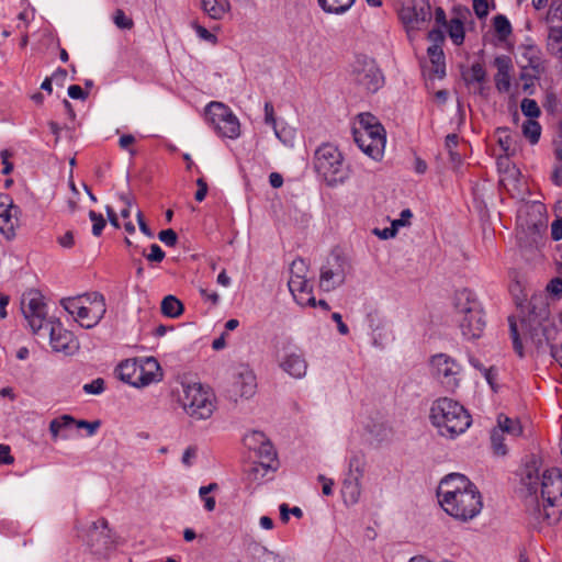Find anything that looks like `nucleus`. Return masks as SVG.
I'll list each match as a JSON object with an SVG mask.
<instances>
[{
	"label": "nucleus",
	"instance_id": "8fccbe9b",
	"mask_svg": "<svg viewBox=\"0 0 562 562\" xmlns=\"http://www.w3.org/2000/svg\"><path fill=\"white\" fill-rule=\"evenodd\" d=\"M359 124H360L359 130H368L371 126L382 125L378 121V119L374 115H372L371 113L359 114Z\"/></svg>",
	"mask_w": 562,
	"mask_h": 562
},
{
	"label": "nucleus",
	"instance_id": "79ce46f5",
	"mask_svg": "<svg viewBox=\"0 0 562 562\" xmlns=\"http://www.w3.org/2000/svg\"><path fill=\"white\" fill-rule=\"evenodd\" d=\"M549 40L552 47L557 45V52L562 56V24L559 26H551L549 30Z\"/></svg>",
	"mask_w": 562,
	"mask_h": 562
},
{
	"label": "nucleus",
	"instance_id": "7ed1b4c3",
	"mask_svg": "<svg viewBox=\"0 0 562 562\" xmlns=\"http://www.w3.org/2000/svg\"><path fill=\"white\" fill-rule=\"evenodd\" d=\"M453 306L462 336L467 339L480 338L485 327V321L481 303L475 294L469 289L457 291Z\"/></svg>",
	"mask_w": 562,
	"mask_h": 562
},
{
	"label": "nucleus",
	"instance_id": "7c9ffc66",
	"mask_svg": "<svg viewBox=\"0 0 562 562\" xmlns=\"http://www.w3.org/2000/svg\"><path fill=\"white\" fill-rule=\"evenodd\" d=\"M364 454L361 452H355L349 459L347 477H357L361 480L364 472Z\"/></svg>",
	"mask_w": 562,
	"mask_h": 562
},
{
	"label": "nucleus",
	"instance_id": "a878e982",
	"mask_svg": "<svg viewBox=\"0 0 562 562\" xmlns=\"http://www.w3.org/2000/svg\"><path fill=\"white\" fill-rule=\"evenodd\" d=\"M201 9L213 20H221L226 13L228 3L218 0H200Z\"/></svg>",
	"mask_w": 562,
	"mask_h": 562
},
{
	"label": "nucleus",
	"instance_id": "3c124183",
	"mask_svg": "<svg viewBox=\"0 0 562 562\" xmlns=\"http://www.w3.org/2000/svg\"><path fill=\"white\" fill-rule=\"evenodd\" d=\"M496 133L499 134L498 144L503 150L508 151L512 145V137L507 134V127H498Z\"/></svg>",
	"mask_w": 562,
	"mask_h": 562
},
{
	"label": "nucleus",
	"instance_id": "c03bdc74",
	"mask_svg": "<svg viewBox=\"0 0 562 562\" xmlns=\"http://www.w3.org/2000/svg\"><path fill=\"white\" fill-rule=\"evenodd\" d=\"M114 23L119 29L130 30L133 27L132 19L127 18L123 10L117 9L113 16Z\"/></svg>",
	"mask_w": 562,
	"mask_h": 562
},
{
	"label": "nucleus",
	"instance_id": "69168bd1",
	"mask_svg": "<svg viewBox=\"0 0 562 562\" xmlns=\"http://www.w3.org/2000/svg\"><path fill=\"white\" fill-rule=\"evenodd\" d=\"M396 232L397 229L395 228V226H393V224H391V227H386L384 229L375 228L373 231V233L382 239H389L394 237L396 235Z\"/></svg>",
	"mask_w": 562,
	"mask_h": 562
},
{
	"label": "nucleus",
	"instance_id": "e2e57ef3",
	"mask_svg": "<svg viewBox=\"0 0 562 562\" xmlns=\"http://www.w3.org/2000/svg\"><path fill=\"white\" fill-rule=\"evenodd\" d=\"M547 290L554 295H562V279L554 278L547 285Z\"/></svg>",
	"mask_w": 562,
	"mask_h": 562
},
{
	"label": "nucleus",
	"instance_id": "c85d7f7f",
	"mask_svg": "<svg viewBox=\"0 0 562 562\" xmlns=\"http://www.w3.org/2000/svg\"><path fill=\"white\" fill-rule=\"evenodd\" d=\"M497 430L507 432L513 436H520L522 434V427L517 419H512L504 414L497 416Z\"/></svg>",
	"mask_w": 562,
	"mask_h": 562
},
{
	"label": "nucleus",
	"instance_id": "aec40b11",
	"mask_svg": "<svg viewBox=\"0 0 562 562\" xmlns=\"http://www.w3.org/2000/svg\"><path fill=\"white\" fill-rule=\"evenodd\" d=\"M281 369L289 375L301 379L306 374L307 362L300 350L289 351L280 361Z\"/></svg>",
	"mask_w": 562,
	"mask_h": 562
},
{
	"label": "nucleus",
	"instance_id": "72a5a7b5",
	"mask_svg": "<svg viewBox=\"0 0 562 562\" xmlns=\"http://www.w3.org/2000/svg\"><path fill=\"white\" fill-rule=\"evenodd\" d=\"M76 423V419L70 415H61L60 417L54 418L49 423V432L54 440H57L61 429L67 428Z\"/></svg>",
	"mask_w": 562,
	"mask_h": 562
},
{
	"label": "nucleus",
	"instance_id": "cd10ccee",
	"mask_svg": "<svg viewBox=\"0 0 562 562\" xmlns=\"http://www.w3.org/2000/svg\"><path fill=\"white\" fill-rule=\"evenodd\" d=\"M161 313L170 318H177L183 313V304L175 295H167L161 302Z\"/></svg>",
	"mask_w": 562,
	"mask_h": 562
},
{
	"label": "nucleus",
	"instance_id": "a211bd4d",
	"mask_svg": "<svg viewBox=\"0 0 562 562\" xmlns=\"http://www.w3.org/2000/svg\"><path fill=\"white\" fill-rule=\"evenodd\" d=\"M524 335L530 339L538 350H542L549 344V329L540 321L528 316L521 321Z\"/></svg>",
	"mask_w": 562,
	"mask_h": 562
},
{
	"label": "nucleus",
	"instance_id": "864d4df0",
	"mask_svg": "<svg viewBox=\"0 0 562 562\" xmlns=\"http://www.w3.org/2000/svg\"><path fill=\"white\" fill-rule=\"evenodd\" d=\"M473 10L479 19H483L488 14L487 0H473Z\"/></svg>",
	"mask_w": 562,
	"mask_h": 562
},
{
	"label": "nucleus",
	"instance_id": "393cba45",
	"mask_svg": "<svg viewBox=\"0 0 562 562\" xmlns=\"http://www.w3.org/2000/svg\"><path fill=\"white\" fill-rule=\"evenodd\" d=\"M319 7L329 14H344L356 0H317Z\"/></svg>",
	"mask_w": 562,
	"mask_h": 562
},
{
	"label": "nucleus",
	"instance_id": "ddd939ff",
	"mask_svg": "<svg viewBox=\"0 0 562 562\" xmlns=\"http://www.w3.org/2000/svg\"><path fill=\"white\" fill-rule=\"evenodd\" d=\"M541 498L552 508L562 510V475L558 469L543 472L541 482Z\"/></svg>",
	"mask_w": 562,
	"mask_h": 562
},
{
	"label": "nucleus",
	"instance_id": "dca6fc26",
	"mask_svg": "<svg viewBox=\"0 0 562 562\" xmlns=\"http://www.w3.org/2000/svg\"><path fill=\"white\" fill-rule=\"evenodd\" d=\"M473 483L463 474L450 473L446 475L439 483L437 496L439 503L452 498L454 495L468 491Z\"/></svg>",
	"mask_w": 562,
	"mask_h": 562
},
{
	"label": "nucleus",
	"instance_id": "4d7b16f0",
	"mask_svg": "<svg viewBox=\"0 0 562 562\" xmlns=\"http://www.w3.org/2000/svg\"><path fill=\"white\" fill-rule=\"evenodd\" d=\"M196 454H198V448L195 446L188 447L182 454V459H181L182 463L188 468L191 467L192 461L196 458Z\"/></svg>",
	"mask_w": 562,
	"mask_h": 562
},
{
	"label": "nucleus",
	"instance_id": "6ab92c4d",
	"mask_svg": "<svg viewBox=\"0 0 562 562\" xmlns=\"http://www.w3.org/2000/svg\"><path fill=\"white\" fill-rule=\"evenodd\" d=\"M256 376L251 371L245 370L235 378L228 390V396L235 402L238 397L249 398L256 393Z\"/></svg>",
	"mask_w": 562,
	"mask_h": 562
},
{
	"label": "nucleus",
	"instance_id": "2eb2a0df",
	"mask_svg": "<svg viewBox=\"0 0 562 562\" xmlns=\"http://www.w3.org/2000/svg\"><path fill=\"white\" fill-rule=\"evenodd\" d=\"M431 7L429 0H412V4L401 10V19L403 23L412 29H420V26L430 21Z\"/></svg>",
	"mask_w": 562,
	"mask_h": 562
},
{
	"label": "nucleus",
	"instance_id": "473e14b6",
	"mask_svg": "<svg viewBox=\"0 0 562 562\" xmlns=\"http://www.w3.org/2000/svg\"><path fill=\"white\" fill-rule=\"evenodd\" d=\"M448 34L456 45H461L464 41V25L459 18L451 19L446 26Z\"/></svg>",
	"mask_w": 562,
	"mask_h": 562
},
{
	"label": "nucleus",
	"instance_id": "b1692460",
	"mask_svg": "<svg viewBox=\"0 0 562 562\" xmlns=\"http://www.w3.org/2000/svg\"><path fill=\"white\" fill-rule=\"evenodd\" d=\"M342 497L347 504L358 503L361 494V480L357 477H346L341 488Z\"/></svg>",
	"mask_w": 562,
	"mask_h": 562
},
{
	"label": "nucleus",
	"instance_id": "09e8293b",
	"mask_svg": "<svg viewBox=\"0 0 562 562\" xmlns=\"http://www.w3.org/2000/svg\"><path fill=\"white\" fill-rule=\"evenodd\" d=\"M158 238L169 247H173L178 240L177 233L171 228L159 232Z\"/></svg>",
	"mask_w": 562,
	"mask_h": 562
},
{
	"label": "nucleus",
	"instance_id": "a19ab883",
	"mask_svg": "<svg viewBox=\"0 0 562 562\" xmlns=\"http://www.w3.org/2000/svg\"><path fill=\"white\" fill-rule=\"evenodd\" d=\"M89 218L93 223V225H92V234L94 236H97V237L100 236L102 234L105 225H106V222H105L103 215L91 210L89 212Z\"/></svg>",
	"mask_w": 562,
	"mask_h": 562
},
{
	"label": "nucleus",
	"instance_id": "4468645a",
	"mask_svg": "<svg viewBox=\"0 0 562 562\" xmlns=\"http://www.w3.org/2000/svg\"><path fill=\"white\" fill-rule=\"evenodd\" d=\"M21 209L15 205L9 194L0 193V233L7 238L15 237Z\"/></svg>",
	"mask_w": 562,
	"mask_h": 562
},
{
	"label": "nucleus",
	"instance_id": "c9c22d12",
	"mask_svg": "<svg viewBox=\"0 0 562 562\" xmlns=\"http://www.w3.org/2000/svg\"><path fill=\"white\" fill-rule=\"evenodd\" d=\"M428 56L431 60V63L436 66V72L441 76L445 75V55L441 49V46L439 45H431L427 49Z\"/></svg>",
	"mask_w": 562,
	"mask_h": 562
},
{
	"label": "nucleus",
	"instance_id": "680f3d73",
	"mask_svg": "<svg viewBox=\"0 0 562 562\" xmlns=\"http://www.w3.org/2000/svg\"><path fill=\"white\" fill-rule=\"evenodd\" d=\"M196 184H198V190L195 192L194 198L198 202H202L207 194V183L205 182V180L203 178H199L196 180Z\"/></svg>",
	"mask_w": 562,
	"mask_h": 562
},
{
	"label": "nucleus",
	"instance_id": "052dcab7",
	"mask_svg": "<svg viewBox=\"0 0 562 562\" xmlns=\"http://www.w3.org/2000/svg\"><path fill=\"white\" fill-rule=\"evenodd\" d=\"M428 40L432 42V45L441 46L445 41L443 31L441 29H432L428 32Z\"/></svg>",
	"mask_w": 562,
	"mask_h": 562
},
{
	"label": "nucleus",
	"instance_id": "e433bc0d",
	"mask_svg": "<svg viewBox=\"0 0 562 562\" xmlns=\"http://www.w3.org/2000/svg\"><path fill=\"white\" fill-rule=\"evenodd\" d=\"M493 26L502 40L507 38L512 33V25L509 20L503 15L497 14L493 19Z\"/></svg>",
	"mask_w": 562,
	"mask_h": 562
},
{
	"label": "nucleus",
	"instance_id": "f8f14e48",
	"mask_svg": "<svg viewBox=\"0 0 562 562\" xmlns=\"http://www.w3.org/2000/svg\"><path fill=\"white\" fill-rule=\"evenodd\" d=\"M349 265L339 254L333 252L321 270L319 285L324 291H331L345 282Z\"/></svg>",
	"mask_w": 562,
	"mask_h": 562
},
{
	"label": "nucleus",
	"instance_id": "9b49d317",
	"mask_svg": "<svg viewBox=\"0 0 562 562\" xmlns=\"http://www.w3.org/2000/svg\"><path fill=\"white\" fill-rule=\"evenodd\" d=\"M430 363L434 376L447 391L453 392L460 384V364L446 353L435 355Z\"/></svg>",
	"mask_w": 562,
	"mask_h": 562
},
{
	"label": "nucleus",
	"instance_id": "0e129e2a",
	"mask_svg": "<svg viewBox=\"0 0 562 562\" xmlns=\"http://www.w3.org/2000/svg\"><path fill=\"white\" fill-rule=\"evenodd\" d=\"M293 297L296 301V303L302 305V306H304V305H308V306H313V307L316 306V300L312 295V292L310 293V295L297 294L296 296H293Z\"/></svg>",
	"mask_w": 562,
	"mask_h": 562
},
{
	"label": "nucleus",
	"instance_id": "412c9836",
	"mask_svg": "<svg viewBox=\"0 0 562 562\" xmlns=\"http://www.w3.org/2000/svg\"><path fill=\"white\" fill-rule=\"evenodd\" d=\"M494 65L497 72L494 77L495 87L501 93L508 92L510 89V71L513 70V63L509 56L499 55L495 57Z\"/></svg>",
	"mask_w": 562,
	"mask_h": 562
},
{
	"label": "nucleus",
	"instance_id": "20e7f679",
	"mask_svg": "<svg viewBox=\"0 0 562 562\" xmlns=\"http://www.w3.org/2000/svg\"><path fill=\"white\" fill-rule=\"evenodd\" d=\"M60 305L85 328L97 326L106 312L104 296L99 292L64 297Z\"/></svg>",
	"mask_w": 562,
	"mask_h": 562
},
{
	"label": "nucleus",
	"instance_id": "39448f33",
	"mask_svg": "<svg viewBox=\"0 0 562 562\" xmlns=\"http://www.w3.org/2000/svg\"><path fill=\"white\" fill-rule=\"evenodd\" d=\"M314 168L328 187L341 184L349 178V168L341 153L331 144H323L316 149Z\"/></svg>",
	"mask_w": 562,
	"mask_h": 562
},
{
	"label": "nucleus",
	"instance_id": "f03ea898",
	"mask_svg": "<svg viewBox=\"0 0 562 562\" xmlns=\"http://www.w3.org/2000/svg\"><path fill=\"white\" fill-rule=\"evenodd\" d=\"M429 418L441 436L454 438L471 425L467 409L449 397L436 400L430 407Z\"/></svg>",
	"mask_w": 562,
	"mask_h": 562
},
{
	"label": "nucleus",
	"instance_id": "4c0bfd02",
	"mask_svg": "<svg viewBox=\"0 0 562 562\" xmlns=\"http://www.w3.org/2000/svg\"><path fill=\"white\" fill-rule=\"evenodd\" d=\"M508 323H509V329H510V336H512V340H513L514 350L520 358H522L525 356L524 346H522V342L519 337L517 323L515 322V318L513 316L508 317Z\"/></svg>",
	"mask_w": 562,
	"mask_h": 562
},
{
	"label": "nucleus",
	"instance_id": "6e6d98bb",
	"mask_svg": "<svg viewBox=\"0 0 562 562\" xmlns=\"http://www.w3.org/2000/svg\"><path fill=\"white\" fill-rule=\"evenodd\" d=\"M413 217V213L409 209H405L401 212L400 218L394 220L392 222L393 226H395L396 229L398 227H403L409 224V220Z\"/></svg>",
	"mask_w": 562,
	"mask_h": 562
},
{
	"label": "nucleus",
	"instance_id": "f704fd0d",
	"mask_svg": "<svg viewBox=\"0 0 562 562\" xmlns=\"http://www.w3.org/2000/svg\"><path fill=\"white\" fill-rule=\"evenodd\" d=\"M522 134L529 139L530 144L535 145L540 139L541 125L535 120H527L522 124Z\"/></svg>",
	"mask_w": 562,
	"mask_h": 562
},
{
	"label": "nucleus",
	"instance_id": "9d476101",
	"mask_svg": "<svg viewBox=\"0 0 562 562\" xmlns=\"http://www.w3.org/2000/svg\"><path fill=\"white\" fill-rule=\"evenodd\" d=\"M353 139L358 147L372 159L382 158L386 140L382 125L371 126L368 130L353 128Z\"/></svg>",
	"mask_w": 562,
	"mask_h": 562
},
{
	"label": "nucleus",
	"instance_id": "f257e3e1",
	"mask_svg": "<svg viewBox=\"0 0 562 562\" xmlns=\"http://www.w3.org/2000/svg\"><path fill=\"white\" fill-rule=\"evenodd\" d=\"M45 303L38 292H30L21 302V310L33 334L49 336L55 352L72 356L80 348L79 340L70 330L64 328L58 319L46 318Z\"/></svg>",
	"mask_w": 562,
	"mask_h": 562
},
{
	"label": "nucleus",
	"instance_id": "423d86ee",
	"mask_svg": "<svg viewBox=\"0 0 562 562\" xmlns=\"http://www.w3.org/2000/svg\"><path fill=\"white\" fill-rule=\"evenodd\" d=\"M179 402L193 420L207 419L215 409L213 393L200 383L183 385Z\"/></svg>",
	"mask_w": 562,
	"mask_h": 562
},
{
	"label": "nucleus",
	"instance_id": "ea45409f",
	"mask_svg": "<svg viewBox=\"0 0 562 562\" xmlns=\"http://www.w3.org/2000/svg\"><path fill=\"white\" fill-rule=\"evenodd\" d=\"M520 108H521V112L524 113V115L529 117V120H533V119L540 116V114H541L538 103L532 99H528V98L522 99Z\"/></svg>",
	"mask_w": 562,
	"mask_h": 562
},
{
	"label": "nucleus",
	"instance_id": "13d9d810",
	"mask_svg": "<svg viewBox=\"0 0 562 562\" xmlns=\"http://www.w3.org/2000/svg\"><path fill=\"white\" fill-rule=\"evenodd\" d=\"M68 95L75 100L85 101L88 98V93L83 91V89L78 85H72L68 87Z\"/></svg>",
	"mask_w": 562,
	"mask_h": 562
},
{
	"label": "nucleus",
	"instance_id": "6e6552de",
	"mask_svg": "<svg viewBox=\"0 0 562 562\" xmlns=\"http://www.w3.org/2000/svg\"><path fill=\"white\" fill-rule=\"evenodd\" d=\"M205 119L221 137L237 138L240 124L232 110L222 102L212 101L205 108Z\"/></svg>",
	"mask_w": 562,
	"mask_h": 562
},
{
	"label": "nucleus",
	"instance_id": "603ef678",
	"mask_svg": "<svg viewBox=\"0 0 562 562\" xmlns=\"http://www.w3.org/2000/svg\"><path fill=\"white\" fill-rule=\"evenodd\" d=\"M165 256V251L160 248V246L153 244L150 245V252L146 257L149 261L161 262Z\"/></svg>",
	"mask_w": 562,
	"mask_h": 562
},
{
	"label": "nucleus",
	"instance_id": "bf43d9fd",
	"mask_svg": "<svg viewBox=\"0 0 562 562\" xmlns=\"http://www.w3.org/2000/svg\"><path fill=\"white\" fill-rule=\"evenodd\" d=\"M195 31H196V34L199 35V37H201L202 40L206 41V42H210L212 44H215L217 42V37L216 35H214L213 33H211L209 30H206L204 26H201V25H196L195 26Z\"/></svg>",
	"mask_w": 562,
	"mask_h": 562
},
{
	"label": "nucleus",
	"instance_id": "2f4dec72",
	"mask_svg": "<svg viewBox=\"0 0 562 562\" xmlns=\"http://www.w3.org/2000/svg\"><path fill=\"white\" fill-rule=\"evenodd\" d=\"M288 286L293 296H296L297 294L310 295L311 293V288L307 280H305L304 276L300 273H296L290 278Z\"/></svg>",
	"mask_w": 562,
	"mask_h": 562
},
{
	"label": "nucleus",
	"instance_id": "c756f323",
	"mask_svg": "<svg viewBox=\"0 0 562 562\" xmlns=\"http://www.w3.org/2000/svg\"><path fill=\"white\" fill-rule=\"evenodd\" d=\"M486 70L481 63H474L470 70L462 72L464 82L469 86L474 82L482 85L486 80Z\"/></svg>",
	"mask_w": 562,
	"mask_h": 562
},
{
	"label": "nucleus",
	"instance_id": "a18cd8bd",
	"mask_svg": "<svg viewBox=\"0 0 562 562\" xmlns=\"http://www.w3.org/2000/svg\"><path fill=\"white\" fill-rule=\"evenodd\" d=\"M104 380L102 378H97L92 382L83 385V391L87 394L99 395L104 391Z\"/></svg>",
	"mask_w": 562,
	"mask_h": 562
},
{
	"label": "nucleus",
	"instance_id": "f3484780",
	"mask_svg": "<svg viewBox=\"0 0 562 562\" xmlns=\"http://www.w3.org/2000/svg\"><path fill=\"white\" fill-rule=\"evenodd\" d=\"M526 505L530 516L537 524L547 522L548 525H551L559 520L562 513L559 508L548 506V503L546 502H543L541 507L537 495H529L526 498Z\"/></svg>",
	"mask_w": 562,
	"mask_h": 562
},
{
	"label": "nucleus",
	"instance_id": "49530a36",
	"mask_svg": "<svg viewBox=\"0 0 562 562\" xmlns=\"http://www.w3.org/2000/svg\"><path fill=\"white\" fill-rule=\"evenodd\" d=\"M101 529V532H100V536L103 537L104 539H109L110 538V530H109V522L105 518H99L97 521H94L92 524V527H91V531H90V536L91 537H94V535L97 533V531Z\"/></svg>",
	"mask_w": 562,
	"mask_h": 562
},
{
	"label": "nucleus",
	"instance_id": "338daca9",
	"mask_svg": "<svg viewBox=\"0 0 562 562\" xmlns=\"http://www.w3.org/2000/svg\"><path fill=\"white\" fill-rule=\"evenodd\" d=\"M14 459L10 454V447L5 445H0V463L3 464H11L13 463Z\"/></svg>",
	"mask_w": 562,
	"mask_h": 562
},
{
	"label": "nucleus",
	"instance_id": "37998d69",
	"mask_svg": "<svg viewBox=\"0 0 562 562\" xmlns=\"http://www.w3.org/2000/svg\"><path fill=\"white\" fill-rule=\"evenodd\" d=\"M547 21L552 23L555 21L562 22V1L554 0L551 2L547 14Z\"/></svg>",
	"mask_w": 562,
	"mask_h": 562
},
{
	"label": "nucleus",
	"instance_id": "de8ad7c7",
	"mask_svg": "<svg viewBox=\"0 0 562 562\" xmlns=\"http://www.w3.org/2000/svg\"><path fill=\"white\" fill-rule=\"evenodd\" d=\"M265 123L271 125L276 132V136L280 138L279 132L277 131L273 104L270 101L265 103Z\"/></svg>",
	"mask_w": 562,
	"mask_h": 562
},
{
	"label": "nucleus",
	"instance_id": "5fc2aeb1",
	"mask_svg": "<svg viewBox=\"0 0 562 562\" xmlns=\"http://www.w3.org/2000/svg\"><path fill=\"white\" fill-rule=\"evenodd\" d=\"M75 424L78 428L87 429L88 436H93L101 425L100 420H94V422L78 420Z\"/></svg>",
	"mask_w": 562,
	"mask_h": 562
},
{
	"label": "nucleus",
	"instance_id": "4be33fe9",
	"mask_svg": "<svg viewBox=\"0 0 562 562\" xmlns=\"http://www.w3.org/2000/svg\"><path fill=\"white\" fill-rule=\"evenodd\" d=\"M246 441H252L254 443H259V447L251 446L249 442V448L257 450L259 456L268 461H272L276 457V450L272 443L266 438L265 434L261 431H254L249 436L246 437Z\"/></svg>",
	"mask_w": 562,
	"mask_h": 562
},
{
	"label": "nucleus",
	"instance_id": "0eeeda50",
	"mask_svg": "<svg viewBox=\"0 0 562 562\" xmlns=\"http://www.w3.org/2000/svg\"><path fill=\"white\" fill-rule=\"evenodd\" d=\"M439 504L448 515L462 521L474 518L482 509L481 494L474 484L468 491Z\"/></svg>",
	"mask_w": 562,
	"mask_h": 562
},
{
	"label": "nucleus",
	"instance_id": "774afa93",
	"mask_svg": "<svg viewBox=\"0 0 562 562\" xmlns=\"http://www.w3.org/2000/svg\"><path fill=\"white\" fill-rule=\"evenodd\" d=\"M58 243L64 248H71L75 244L72 232H66L63 236L58 238Z\"/></svg>",
	"mask_w": 562,
	"mask_h": 562
},
{
	"label": "nucleus",
	"instance_id": "1a4fd4ad",
	"mask_svg": "<svg viewBox=\"0 0 562 562\" xmlns=\"http://www.w3.org/2000/svg\"><path fill=\"white\" fill-rule=\"evenodd\" d=\"M351 78L353 82L366 91L374 93L384 82V77L374 59L359 55L351 65Z\"/></svg>",
	"mask_w": 562,
	"mask_h": 562
},
{
	"label": "nucleus",
	"instance_id": "bb28decb",
	"mask_svg": "<svg viewBox=\"0 0 562 562\" xmlns=\"http://www.w3.org/2000/svg\"><path fill=\"white\" fill-rule=\"evenodd\" d=\"M539 474L536 464H527L522 474L521 483L527 487L529 495H537Z\"/></svg>",
	"mask_w": 562,
	"mask_h": 562
},
{
	"label": "nucleus",
	"instance_id": "58836bf2",
	"mask_svg": "<svg viewBox=\"0 0 562 562\" xmlns=\"http://www.w3.org/2000/svg\"><path fill=\"white\" fill-rule=\"evenodd\" d=\"M504 434L494 428L491 432V445L495 454L505 456L507 453L506 446L504 443Z\"/></svg>",
	"mask_w": 562,
	"mask_h": 562
},
{
	"label": "nucleus",
	"instance_id": "5701e85b",
	"mask_svg": "<svg viewBox=\"0 0 562 562\" xmlns=\"http://www.w3.org/2000/svg\"><path fill=\"white\" fill-rule=\"evenodd\" d=\"M139 369L140 366L135 360H125L119 364L116 371L120 380L137 387Z\"/></svg>",
	"mask_w": 562,
	"mask_h": 562
}]
</instances>
